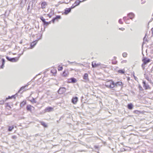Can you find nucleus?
I'll list each match as a JSON object with an SVG mask.
<instances>
[{
  "label": "nucleus",
  "mask_w": 153,
  "mask_h": 153,
  "mask_svg": "<svg viewBox=\"0 0 153 153\" xmlns=\"http://www.w3.org/2000/svg\"><path fill=\"white\" fill-rule=\"evenodd\" d=\"M105 85L109 88H113L115 87V83L112 80H109L105 82Z\"/></svg>",
  "instance_id": "f257e3e1"
},
{
  "label": "nucleus",
  "mask_w": 153,
  "mask_h": 153,
  "mask_svg": "<svg viewBox=\"0 0 153 153\" xmlns=\"http://www.w3.org/2000/svg\"><path fill=\"white\" fill-rule=\"evenodd\" d=\"M20 56L19 57H15L13 58H10L8 56L6 57V59L12 62H15L17 61L18 60Z\"/></svg>",
  "instance_id": "f03ea898"
},
{
  "label": "nucleus",
  "mask_w": 153,
  "mask_h": 153,
  "mask_svg": "<svg viewBox=\"0 0 153 153\" xmlns=\"http://www.w3.org/2000/svg\"><path fill=\"white\" fill-rule=\"evenodd\" d=\"M66 88L65 87L60 88L58 91V93L60 94H62L64 93L66 91Z\"/></svg>",
  "instance_id": "7ed1b4c3"
},
{
  "label": "nucleus",
  "mask_w": 153,
  "mask_h": 153,
  "mask_svg": "<svg viewBox=\"0 0 153 153\" xmlns=\"http://www.w3.org/2000/svg\"><path fill=\"white\" fill-rule=\"evenodd\" d=\"M53 108L51 107H48L45 109V111L46 112H50L53 111Z\"/></svg>",
  "instance_id": "20e7f679"
},
{
  "label": "nucleus",
  "mask_w": 153,
  "mask_h": 153,
  "mask_svg": "<svg viewBox=\"0 0 153 153\" xmlns=\"http://www.w3.org/2000/svg\"><path fill=\"white\" fill-rule=\"evenodd\" d=\"M82 2V1H80L79 0H77L73 4L72 6L71 7V8H74L75 6L79 5L80 3Z\"/></svg>",
  "instance_id": "39448f33"
},
{
  "label": "nucleus",
  "mask_w": 153,
  "mask_h": 153,
  "mask_svg": "<svg viewBox=\"0 0 153 153\" xmlns=\"http://www.w3.org/2000/svg\"><path fill=\"white\" fill-rule=\"evenodd\" d=\"M142 61L143 64H144V65H146L150 62V59L149 58H145L143 59Z\"/></svg>",
  "instance_id": "423d86ee"
},
{
  "label": "nucleus",
  "mask_w": 153,
  "mask_h": 153,
  "mask_svg": "<svg viewBox=\"0 0 153 153\" xmlns=\"http://www.w3.org/2000/svg\"><path fill=\"white\" fill-rule=\"evenodd\" d=\"M143 86L146 89H150V87L149 85L147 84L146 83L145 81H143Z\"/></svg>",
  "instance_id": "0eeeda50"
},
{
  "label": "nucleus",
  "mask_w": 153,
  "mask_h": 153,
  "mask_svg": "<svg viewBox=\"0 0 153 153\" xmlns=\"http://www.w3.org/2000/svg\"><path fill=\"white\" fill-rule=\"evenodd\" d=\"M100 65V63L97 64L94 61L92 62V65L93 68H95Z\"/></svg>",
  "instance_id": "6e6552de"
},
{
  "label": "nucleus",
  "mask_w": 153,
  "mask_h": 153,
  "mask_svg": "<svg viewBox=\"0 0 153 153\" xmlns=\"http://www.w3.org/2000/svg\"><path fill=\"white\" fill-rule=\"evenodd\" d=\"M32 108H34V107L30 105H27L26 107L27 110V111H30V112L32 111Z\"/></svg>",
  "instance_id": "1a4fd4ad"
},
{
  "label": "nucleus",
  "mask_w": 153,
  "mask_h": 153,
  "mask_svg": "<svg viewBox=\"0 0 153 153\" xmlns=\"http://www.w3.org/2000/svg\"><path fill=\"white\" fill-rule=\"evenodd\" d=\"M78 100V98L76 97H74L72 99V102L74 104H75Z\"/></svg>",
  "instance_id": "9d476101"
},
{
  "label": "nucleus",
  "mask_w": 153,
  "mask_h": 153,
  "mask_svg": "<svg viewBox=\"0 0 153 153\" xmlns=\"http://www.w3.org/2000/svg\"><path fill=\"white\" fill-rule=\"evenodd\" d=\"M69 80V82L71 83H75L76 82V79L74 78H71Z\"/></svg>",
  "instance_id": "9b49d317"
},
{
  "label": "nucleus",
  "mask_w": 153,
  "mask_h": 153,
  "mask_svg": "<svg viewBox=\"0 0 153 153\" xmlns=\"http://www.w3.org/2000/svg\"><path fill=\"white\" fill-rule=\"evenodd\" d=\"M115 86H122L123 84L121 82L119 81L115 83Z\"/></svg>",
  "instance_id": "f8f14e48"
},
{
  "label": "nucleus",
  "mask_w": 153,
  "mask_h": 153,
  "mask_svg": "<svg viewBox=\"0 0 153 153\" xmlns=\"http://www.w3.org/2000/svg\"><path fill=\"white\" fill-rule=\"evenodd\" d=\"M37 41H34L31 43L30 46L31 48H32L37 43Z\"/></svg>",
  "instance_id": "ddd939ff"
},
{
  "label": "nucleus",
  "mask_w": 153,
  "mask_h": 153,
  "mask_svg": "<svg viewBox=\"0 0 153 153\" xmlns=\"http://www.w3.org/2000/svg\"><path fill=\"white\" fill-rule=\"evenodd\" d=\"M47 5V4L46 2H42L41 4L42 8L43 9L45 8Z\"/></svg>",
  "instance_id": "4468645a"
},
{
  "label": "nucleus",
  "mask_w": 153,
  "mask_h": 153,
  "mask_svg": "<svg viewBox=\"0 0 153 153\" xmlns=\"http://www.w3.org/2000/svg\"><path fill=\"white\" fill-rule=\"evenodd\" d=\"M72 9L71 8V7L70 8H69L67 9L66 10H65V14H68L69 12H71V9Z\"/></svg>",
  "instance_id": "2eb2a0df"
},
{
  "label": "nucleus",
  "mask_w": 153,
  "mask_h": 153,
  "mask_svg": "<svg viewBox=\"0 0 153 153\" xmlns=\"http://www.w3.org/2000/svg\"><path fill=\"white\" fill-rule=\"evenodd\" d=\"M128 16L129 18L132 19L134 16V15L133 13H130L128 14Z\"/></svg>",
  "instance_id": "dca6fc26"
},
{
  "label": "nucleus",
  "mask_w": 153,
  "mask_h": 153,
  "mask_svg": "<svg viewBox=\"0 0 153 153\" xmlns=\"http://www.w3.org/2000/svg\"><path fill=\"white\" fill-rule=\"evenodd\" d=\"M88 74L87 73H85L84 74V75L83 77V78L85 80H88Z\"/></svg>",
  "instance_id": "f3484780"
},
{
  "label": "nucleus",
  "mask_w": 153,
  "mask_h": 153,
  "mask_svg": "<svg viewBox=\"0 0 153 153\" xmlns=\"http://www.w3.org/2000/svg\"><path fill=\"white\" fill-rule=\"evenodd\" d=\"M68 74V71H65L63 74L62 75L63 76H67Z\"/></svg>",
  "instance_id": "a211bd4d"
},
{
  "label": "nucleus",
  "mask_w": 153,
  "mask_h": 153,
  "mask_svg": "<svg viewBox=\"0 0 153 153\" xmlns=\"http://www.w3.org/2000/svg\"><path fill=\"white\" fill-rule=\"evenodd\" d=\"M128 108L129 109H131L133 108V105L132 104H128Z\"/></svg>",
  "instance_id": "6ab92c4d"
},
{
  "label": "nucleus",
  "mask_w": 153,
  "mask_h": 153,
  "mask_svg": "<svg viewBox=\"0 0 153 153\" xmlns=\"http://www.w3.org/2000/svg\"><path fill=\"white\" fill-rule=\"evenodd\" d=\"M60 17H60V16H56V17L55 18H54L53 19H52V21H53V22H54L55 20H56V19H60Z\"/></svg>",
  "instance_id": "aec40b11"
},
{
  "label": "nucleus",
  "mask_w": 153,
  "mask_h": 153,
  "mask_svg": "<svg viewBox=\"0 0 153 153\" xmlns=\"http://www.w3.org/2000/svg\"><path fill=\"white\" fill-rule=\"evenodd\" d=\"M26 104V102L25 101H23L20 104V106L21 107H22Z\"/></svg>",
  "instance_id": "412c9836"
},
{
  "label": "nucleus",
  "mask_w": 153,
  "mask_h": 153,
  "mask_svg": "<svg viewBox=\"0 0 153 153\" xmlns=\"http://www.w3.org/2000/svg\"><path fill=\"white\" fill-rule=\"evenodd\" d=\"M2 64L1 67V68H3L4 65V63H5V60L4 59H2Z\"/></svg>",
  "instance_id": "4be33fe9"
},
{
  "label": "nucleus",
  "mask_w": 153,
  "mask_h": 153,
  "mask_svg": "<svg viewBox=\"0 0 153 153\" xmlns=\"http://www.w3.org/2000/svg\"><path fill=\"white\" fill-rule=\"evenodd\" d=\"M13 126H9L8 131H11L13 129Z\"/></svg>",
  "instance_id": "5701e85b"
},
{
  "label": "nucleus",
  "mask_w": 153,
  "mask_h": 153,
  "mask_svg": "<svg viewBox=\"0 0 153 153\" xmlns=\"http://www.w3.org/2000/svg\"><path fill=\"white\" fill-rule=\"evenodd\" d=\"M41 124L43 126L45 127H46L47 126V125L44 122H42L41 123Z\"/></svg>",
  "instance_id": "b1692460"
},
{
  "label": "nucleus",
  "mask_w": 153,
  "mask_h": 153,
  "mask_svg": "<svg viewBox=\"0 0 153 153\" xmlns=\"http://www.w3.org/2000/svg\"><path fill=\"white\" fill-rule=\"evenodd\" d=\"M28 86V85H25V86H23L20 89V90H19V92H20V91L22 90H23L24 89V88L26 87H27V86Z\"/></svg>",
  "instance_id": "393cba45"
},
{
  "label": "nucleus",
  "mask_w": 153,
  "mask_h": 153,
  "mask_svg": "<svg viewBox=\"0 0 153 153\" xmlns=\"http://www.w3.org/2000/svg\"><path fill=\"white\" fill-rule=\"evenodd\" d=\"M30 101L33 103H36L37 102L35 100V99L33 98H32V99L30 100Z\"/></svg>",
  "instance_id": "a878e982"
},
{
  "label": "nucleus",
  "mask_w": 153,
  "mask_h": 153,
  "mask_svg": "<svg viewBox=\"0 0 153 153\" xmlns=\"http://www.w3.org/2000/svg\"><path fill=\"white\" fill-rule=\"evenodd\" d=\"M123 57H126L127 56V54L126 53H123Z\"/></svg>",
  "instance_id": "bb28decb"
},
{
  "label": "nucleus",
  "mask_w": 153,
  "mask_h": 153,
  "mask_svg": "<svg viewBox=\"0 0 153 153\" xmlns=\"http://www.w3.org/2000/svg\"><path fill=\"white\" fill-rule=\"evenodd\" d=\"M63 69V67H62L59 66L58 68V70L59 71H62Z\"/></svg>",
  "instance_id": "cd10ccee"
},
{
  "label": "nucleus",
  "mask_w": 153,
  "mask_h": 153,
  "mask_svg": "<svg viewBox=\"0 0 153 153\" xmlns=\"http://www.w3.org/2000/svg\"><path fill=\"white\" fill-rule=\"evenodd\" d=\"M51 72L53 73H55L56 72V70L54 69L53 70H51Z\"/></svg>",
  "instance_id": "c85d7f7f"
},
{
  "label": "nucleus",
  "mask_w": 153,
  "mask_h": 153,
  "mask_svg": "<svg viewBox=\"0 0 153 153\" xmlns=\"http://www.w3.org/2000/svg\"><path fill=\"white\" fill-rule=\"evenodd\" d=\"M118 72L121 74H124V72L123 70H119L118 71Z\"/></svg>",
  "instance_id": "c756f323"
},
{
  "label": "nucleus",
  "mask_w": 153,
  "mask_h": 153,
  "mask_svg": "<svg viewBox=\"0 0 153 153\" xmlns=\"http://www.w3.org/2000/svg\"><path fill=\"white\" fill-rule=\"evenodd\" d=\"M40 19L43 22H45V19L43 17H41Z\"/></svg>",
  "instance_id": "7c9ffc66"
},
{
  "label": "nucleus",
  "mask_w": 153,
  "mask_h": 153,
  "mask_svg": "<svg viewBox=\"0 0 153 153\" xmlns=\"http://www.w3.org/2000/svg\"><path fill=\"white\" fill-rule=\"evenodd\" d=\"M129 19H127L125 21V22L126 24H129Z\"/></svg>",
  "instance_id": "2f4dec72"
},
{
  "label": "nucleus",
  "mask_w": 153,
  "mask_h": 153,
  "mask_svg": "<svg viewBox=\"0 0 153 153\" xmlns=\"http://www.w3.org/2000/svg\"><path fill=\"white\" fill-rule=\"evenodd\" d=\"M12 138L13 139H16L17 138V137L16 136H13L12 137Z\"/></svg>",
  "instance_id": "473e14b6"
},
{
  "label": "nucleus",
  "mask_w": 153,
  "mask_h": 153,
  "mask_svg": "<svg viewBox=\"0 0 153 153\" xmlns=\"http://www.w3.org/2000/svg\"><path fill=\"white\" fill-rule=\"evenodd\" d=\"M119 23H120V24H123V22L122 21L121 19H120L119 20Z\"/></svg>",
  "instance_id": "72a5a7b5"
},
{
  "label": "nucleus",
  "mask_w": 153,
  "mask_h": 153,
  "mask_svg": "<svg viewBox=\"0 0 153 153\" xmlns=\"http://www.w3.org/2000/svg\"><path fill=\"white\" fill-rule=\"evenodd\" d=\"M43 22L44 25H47L48 24V22H46L45 21V22Z\"/></svg>",
  "instance_id": "f704fd0d"
},
{
  "label": "nucleus",
  "mask_w": 153,
  "mask_h": 153,
  "mask_svg": "<svg viewBox=\"0 0 153 153\" xmlns=\"http://www.w3.org/2000/svg\"><path fill=\"white\" fill-rule=\"evenodd\" d=\"M145 65H144V64H143V63L142 64V67L143 69H144L145 68Z\"/></svg>",
  "instance_id": "c9c22d12"
},
{
  "label": "nucleus",
  "mask_w": 153,
  "mask_h": 153,
  "mask_svg": "<svg viewBox=\"0 0 153 153\" xmlns=\"http://www.w3.org/2000/svg\"><path fill=\"white\" fill-rule=\"evenodd\" d=\"M119 29L121 30H125V28L123 27L120 28H119Z\"/></svg>",
  "instance_id": "e433bc0d"
},
{
  "label": "nucleus",
  "mask_w": 153,
  "mask_h": 153,
  "mask_svg": "<svg viewBox=\"0 0 153 153\" xmlns=\"http://www.w3.org/2000/svg\"><path fill=\"white\" fill-rule=\"evenodd\" d=\"M127 62V61L126 60H124L122 61L121 62L122 63H126Z\"/></svg>",
  "instance_id": "4c0bfd02"
},
{
  "label": "nucleus",
  "mask_w": 153,
  "mask_h": 153,
  "mask_svg": "<svg viewBox=\"0 0 153 153\" xmlns=\"http://www.w3.org/2000/svg\"><path fill=\"white\" fill-rule=\"evenodd\" d=\"M14 97H15V95H13L12 96H11V97H9V98L10 99L11 98H12L13 97L15 98Z\"/></svg>",
  "instance_id": "58836bf2"
},
{
  "label": "nucleus",
  "mask_w": 153,
  "mask_h": 153,
  "mask_svg": "<svg viewBox=\"0 0 153 153\" xmlns=\"http://www.w3.org/2000/svg\"><path fill=\"white\" fill-rule=\"evenodd\" d=\"M139 88H140V90H142L143 88H142V87H141L140 86H139Z\"/></svg>",
  "instance_id": "ea45409f"
},
{
  "label": "nucleus",
  "mask_w": 153,
  "mask_h": 153,
  "mask_svg": "<svg viewBox=\"0 0 153 153\" xmlns=\"http://www.w3.org/2000/svg\"><path fill=\"white\" fill-rule=\"evenodd\" d=\"M126 18V17H124L123 18V20L125 21V19Z\"/></svg>",
  "instance_id": "a19ab883"
},
{
  "label": "nucleus",
  "mask_w": 153,
  "mask_h": 153,
  "mask_svg": "<svg viewBox=\"0 0 153 153\" xmlns=\"http://www.w3.org/2000/svg\"><path fill=\"white\" fill-rule=\"evenodd\" d=\"M68 62L69 63V64H71L73 63V62H71L69 61H68Z\"/></svg>",
  "instance_id": "79ce46f5"
},
{
  "label": "nucleus",
  "mask_w": 153,
  "mask_h": 153,
  "mask_svg": "<svg viewBox=\"0 0 153 153\" xmlns=\"http://www.w3.org/2000/svg\"><path fill=\"white\" fill-rule=\"evenodd\" d=\"M151 30L152 31V34H153V28H152V29H151Z\"/></svg>",
  "instance_id": "37998d69"
},
{
  "label": "nucleus",
  "mask_w": 153,
  "mask_h": 153,
  "mask_svg": "<svg viewBox=\"0 0 153 153\" xmlns=\"http://www.w3.org/2000/svg\"><path fill=\"white\" fill-rule=\"evenodd\" d=\"M145 37H145L144 38H143V40H144V39H145Z\"/></svg>",
  "instance_id": "c03bdc74"
},
{
  "label": "nucleus",
  "mask_w": 153,
  "mask_h": 153,
  "mask_svg": "<svg viewBox=\"0 0 153 153\" xmlns=\"http://www.w3.org/2000/svg\"><path fill=\"white\" fill-rule=\"evenodd\" d=\"M134 78H135V79H136V78H135V77H134Z\"/></svg>",
  "instance_id": "a18cd8bd"
},
{
  "label": "nucleus",
  "mask_w": 153,
  "mask_h": 153,
  "mask_svg": "<svg viewBox=\"0 0 153 153\" xmlns=\"http://www.w3.org/2000/svg\"><path fill=\"white\" fill-rule=\"evenodd\" d=\"M134 78H135V79H136V78H135V77H134Z\"/></svg>",
  "instance_id": "49530a36"
}]
</instances>
